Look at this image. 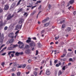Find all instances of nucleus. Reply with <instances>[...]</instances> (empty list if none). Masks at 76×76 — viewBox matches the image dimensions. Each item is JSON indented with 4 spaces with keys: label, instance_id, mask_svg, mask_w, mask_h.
<instances>
[{
    "label": "nucleus",
    "instance_id": "obj_1",
    "mask_svg": "<svg viewBox=\"0 0 76 76\" xmlns=\"http://www.w3.org/2000/svg\"><path fill=\"white\" fill-rule=\"evenodd\" d=\"M4 39V34H2L1 35V33H0V42L2 43L3 41V39Z\"/></svg>",
    "mask_w": 76,
    "mask_h": 76
},
{
    "label": "nucleus",
    "instance_id": "obj_2",
    "mask_svg": "<svg viewBox=\"0 0 76 76\" xmlns=\"http://www.w3.org/2000/svg\"><path fill=\"white\" fill-rule=\"evenodd\" d=\"M18 44H19V47L21 49L23 48V47H24V44H23V42L20 41H19L18 42Z\"/></svg>",
    "mask_w": 76,
    "mask_h": 76
},
{
    "label": "nucleus",
    "instance_id": "obj_3",
    "mask_svg": "<svg viewBox=\"0 0 76 76\" xmlns=\"http://www.w3.org/2000/svg\"><path fill=\"white\" fill-rule=\"evenodd\" d=\"M14 16V15H13L12 16H11V14H10L7 17V20H10V19H11Z\"/></svg>",
    "mask_w": 76,
    "mask_h": 76
},
{
    "label": "nucleus",
    "instance_id": "obj_4",
    "mask_svg": "<svg viewBox=\"0 0 76 76\" xmlns=\"http://www.w3.org/2000/svg\"><path fill=\"white\" fill-rule=\"evenodd\" d=\"M29 45H30L31 48H32V47H35V43L34 42L32 41L30 43H29Z\"/></svg>",
    "mask_w": 76,
    "mask_h": 76
},
{
    "label": "nucleus",
    "instance_id": "obj_5",
    "mask_svg": "<svg viewBox=\"0 0 76 76\" xmlns=\"http://www.w3.org/2000/svg\"><path fill=\"white\" fill-rule=\"evenodd\" d=\"M23 52H17L16 53L15 55L16 56H19V55H23Z\"/></svg>",
    "mask_w": 76,
    "mask_h": 76
},
{
    "label": "nucleus",
    "instance_id": "obj_6",
    "mask_svg": "<svg viewBox=\"0 0 76 76\" xmlns=\"http://www.w3.org/2000/svg\"><path fill=\"white\" fill-rule=\"evenodd\" d=\"M14 35V34L13 33H11L9 34V37L10 38H13L14 37L13 36Z\"/></svg>",
    "mask_w": 76,
    "mask_h": 76
},
{
    "label": "nucleus",
    "instance_id": "obj_7",
    "mask_svg": "<svg viewBox=\"0 0 76 76\" xmlns=\"http://www.w3.org/2000/svg\"><path fill=\"white\" fill-rule=\"evenodd\" d=\"M9 6L7 5H4V10H8L9 9Z\"/></svg>",
    "mask_w": 76,
    "mask_h": 76
},
{
    "label": "nucleus",
    "instance_id": "obj_8",
    "mask_svg": "<svg viewBox=\"0 0 76 76\" xmlns=\"http://www.w3.org/2000/svg\"><path fill=\"white\" fill-rule=\"evenodd\" d=\"M20 20L19 21V23H20V24H21V23L24 21V19L21 18H20Z\"/></svg>",
    "mask_w": 76,
    "mask_h": 76
},
{
    "label": "nucleus",
    "instance_id": "obj_9",
    "mask_svg": "<svg viewBox=\"0 0 76 76\" xmlns=\"http://www.w3.org/2000/svg\"><path fill=\"white\" fill-rule=\"evenodd\" d=\"M30 49H27L26 50L25 52L26 54H29L30 53Z\"/></svg>",
    "mask_w": 76,
    "mask_h": 76
},
{
    "label": "nucleus",
    "instance_id": "obj_10",
    "mask_svg": "<svg viewBox=\"0 0 76 76\" xmlns=\"http://www.w3.org/2000/svg\"><path fill=\"white\" fill-rule=\"evenodd\" d=\"M13 66L14 67H17L18 66H19V64H17L16 62L13 63Z\"/></svg>",
    "mask_w": 76,
    "mask_h": 76
},
{
    "label": "nucleus",
    "instance_id": "obj_11",
    "mask_svg": "<svg viewBox=\"0 0 76 76\" xmlns=\"http://www.w3.org/2000/svg\"><path fill=\"white\" fill-rule=\"evenodd\" d=\"M28 39L26 41L27 43H29L31 42V39L30 37L28 38Z\"/></svg>",
    "mask_w": 76,
    "mask_h": 76
},
{
    "label": "nucleus",
    "instance_id": "obj_12",
    "mask_svg": "<svg viewBox=\"0 0 76 76\" xmlns=\"http://www.w3.org/2000/svg\"><path fill=\"white\" fill-rule=\"evenodd\" d=\"M15 5H16V3L14 2L11 5V9L14 8V7H15Z\"/></svg>",
    "mask_w": 76,
    "mask_h": 76
},
{
    "label": "nucleus",
    "instance_id": "obj_13",
    "mask_svg": "<svg viewBox=\"0 0 76 76\" xmlns=\"http://www.w3.org/2000/svg\"><path fill=\"white\" fill-rule=\"evenodd\" d=\"M46 74L47 75H50L51 74V72L50 70H48L46 71Z\"/></svg>",
    "mask_w": 76,
    "mask_h": 76
},
{
    "label": "nucleus",
    "instance_id": "obj_14",
    "mask_svg": "<svg viewBox=\"0 0 76 76\" xmlns=\"http://www.w3.org/2000/svg\"><path fill=\"white\" fill-rule=\"evenodd\" d=\"M48 19H49V18L48 17H47V18L42 21V23H44V22H47V21H48Z\"/></svg>",
    "mask_w": 76,
    "mask_h": 76
},
{
    "label": "nucleus",
    "instance_id": "obj_15",
    "mask_svg": "<svg viewBox=\"0 0 76 76\" xmlns=\"http://www.w3.org/2000/svg\"><path fill=\"white\" fill-rule=\"evenodd\" d=\"M75 2V0H71L69 1V3L71 4H72Z\"/></svg>",
    "mask_w": 76,
    "mask_h": 76
},
{
    "label": "nucleus",
    "instance_id": "obj_16",
    "mask_svg": "<svg viewBox=\"0 0 76 76\" xmlns=\"http://www.w3.org/2000/svg\"><path fill=\"white\" fill-rule=\"evenodd\" d=\"M19 28H20V25H17L16 27V30H18L19 29Z\"/></svg>",
    "mask_w": 76,
    "mask_h": 76
},
{
    "label": "nucleus",
    "instance_id": "obj_17",
    "mask_svg": "<svg viewBox=\"0 0 76 76\" xmlns=\"http://www.w3.org/2000/svg\"><path fill=\"white\" fill-rule=\"evenodd\" d=\"M66 31L68 32H70L71 31V28L70 27H67L66 29Z\"/></svg>",
    "mask_w": 76,
    "mask_h": 76
},
{
    "label": "nucleus",
    "instance_id": "obj_18",
    "mask_svg": "<svg viewBox=\"0 0 76 76\" xmlns=\"http://www.w3.org/2000/svg\"><path fill=\"white\" fill-rule=\"evenodd\" d=\"M13 41H14V39H10L9 42V43H12V42H13Z\"/></svg>",
    "mask_w": 76,
    "mask_h": 76
},
{
    "label": "nucleus",
    "instance_id": "obj_19",
    "mask_svg": "<svg viewBox=\"0 0 76 76\" xmlns=\"http://www.w3.org/2000/svg\"><path fill=\"white\" fill-rule=\"evenodd\" d=\"M48 25H49V23H45L44 24V26H45V27H47V26H48Z\"/></svg>",
    "mask_w": 76,
    "mask_h": 76
},
{
    "label": "nucleus",
    "instance_id": "obj_20",
    "mask_svg": "<svg viewBox=\"0 0 76 76\" xmlns=\"http://www.w3.org/2000/svg\"><path fill=\"white\" fill-rule=\"evenodd\" d=\"M30 47L29 45H26L24 48H23L24 49H25V48H29Z\"/></svg>",
    "mask_w": 76,
    "mask_h": 76
},
{
    "label": "nucleus",
    "instance_id": "obj_21",
    "mask_svg": "<svg viewBox=\"0 0 76 76\" xmlns=\"http://www.w3.org/2000/svg\"><path fill=\"white\" fill-rule=\"evenodd\" d=\"M21 1H22V0H20L17 3V4L16 6H18V5H19V4H20V2H21Z\"/></svg>",
    "mask_w": 76,
    "mask_h": 76
},
{
    "label": "nucleus",
    "instance_id": "obj_22",
    "mask_svg": "<svg viewBox=\"0 0 76 76\" xmlns=\"http://www.w3.org/2000/svg\"><path fill=\"white\" fill-rule=\"evenodd\" d=\"M38 44L39 48H41V47L42 46V45L41 44V43H38Z\"/></svg>",
    "mask_w": 76,
    "mask_h": 76
},
{
    "label": "nucleus",
    "instance_id": "obj_23",
    "mask_svg": "<svg viewBox=\"0 0 76 76\" xmlns=\"http://www.w3.org/2000/svg\"><path fill=\"white\" fill-rule=\"evenodd\" d=\"M41 1H37V3L36 4H38V3H41Z\"/></svg>",
    "mask_w": 76,
    "mask_h": 76
},
{
    "label": "nucleus",
    "instance_id": "obj_24",
    "mask_svg": "<svg viewBox=\"0 0 76 76\" xmlns=\"http://www.w3.org/2000/svg\"><path fill=\"white\" fill-rule=\"evenodd\" d=\"M65 22V20H63L62 21H61L60 22V24H62V23H64Z\"/></svg>",
    "mask_w": 76,
    "mask_h": 76
},
{
    "label": "nucleus",
    "instance_id": "obj_25",
    "mask_svg": "<svg viewBox=\"0 0 76 76\" xmlns=\"http://www.w3.org/2000/svg\"><path fill=\"white\" fill-rule=\"evenodd\" d=\"M66 66H64L62 68V70H65V69H66Z\"/></svg>",
    "mask_w": 76,
    "mask_h": 76
},
{
    "label": "nucleus",
    "instance_id": "obj_26",
    "mask_svg": "<svg viewBox=\"0 0 76 76\" xmlns=\"http://www.w3.org/2000/svg\"><path fill=\"white\" fill-rule=\"evenodd\" d=\"M62 74V72H61V71H59L58 72V75H61Z\"/></svg>",
    "mask_w": 76,
    "mask_h": 76
},
{
    "label": "nucleus",
    "instance_id": "obj_27",
    "mask_svg": "<svg viewBox=\"0 0 76 76\" xmlns=\"http://www.w3.org/2000/svg\"><path fill=\"white\" fill-rule=\"evenodd\" d=\"M7 48L6 47H5V48H4L0 52H1L3 51V50H6Z\"/></svg>",
    "mask_w": 76,
    "mask_h": 76
},
{
    "label": "nucleus",
    "instance_id": "obj_28",
    "mask_svg": "<svg viewBox=\"0 0 76 76\" xmlns=\"http://www.w3.org/2000/svg\"><path fill=\"white\" fill-rule=\"evenodd\" d=\"M37 5H35V6H34L33 7L32 6V8H31V10H32L33 9H34V8H35V7H37Z\"/></svg>",
    "mask_w": 76,
    "mask_h": 76
},
{
    "label": "nucleus",
    "instance_id": "obj_29",
    "mask_svg": "<svg viewBox=\"0 0 76 76\" xmlns=\"http://www.w3.org/2000/svg\"><path fill=\"white\" fill-rule=\"evenodd\" d=\"M26 15V16H27L28 15V13L27 12H25L24 14L23 15L24 16H25Z\"/></svg>",
    "mask_w": 76,
    "mask_h": 76
},
{
    "label": "nucleus",
    "instance_id": "obj_30",
    "mask_svg": "<svg viewBox=\"0 0 76 76\" xmlns=\"http://www.w3.org/2000/svg\"><path fill=\"white\" fill-rule=\"evenodd\" d=\"M59 37H60L59 36H58V37H56L55 38V40H57V39H58L59 38Z\"/></svg>",
    "mask_w": 76,
    "mask_h": 76
},
{
    "label": "nucleus",
    "instance_id": "obj_31",
    "mask_svg": "<svg viewBox=\"0 0 76 76\" xmlns=\"http://www.w3.org/2000/svg\"><path fill=\"white\" fill-rule=\"evenodd\" d=\"M23 10L22 9V8H21L18 12L19 13V12H22Z\"/></svg>",
    "mask_w": 76,
    "mask_h": 76
},
{
    "label": "nucleus",
    "instance_id": "obj_32",
    "mask_svg": "<svg viewBox=\"0 0 76 76\" xmlns=\"http://www.w3.org/2000/svg\"><path fill=\"white\" fill-rule=\"evenodd\" d=\"M18 47V45H13V47H14V48H15V47Z\"/></svg>",
    "mask_w": 76,
    "mask_h": 76
},
{
    "label": "nucleus",
    "instance_id": "obj_33",
    "mask_svg": "<svg viewBox=\"0 0 76 76\" xmlns=\"http://www.w3.org/2000/svg\"><path fill=\"white\" fill-rule=\"evenodd\" d=\"M16 70V68H13L12 69V72H15Z\"/></svg>",
    "mask_w": 76,
    "mask_h": 76
},
{
    "label": "nucleus",
    "instance_id": "obj_34",
    "mask_svg": "<svg viewBox=\"0 0 76 76\" xmlns=\"http://www.w3.org/2000/svg\"><path fill=\"white\" fill-rule=\"evenodd\" d=\"M21 73L20 72H18L17 73V75L18 76H20V75Z\"/></svg>",
    "mask_w": 76,
    "mask_h": 76
},
{
    "label": "nucleus",
    "instance_id": "obj_35",
    "mask_svg": "<svg viewBox=\"0 0 76 76\" xmlns=\"http://www.w3.org/2000/svg\"><path fill=\"white\" fill-rule=\"evenodd\" d=\"M44 32H45V30H43L42 31H41V34H44Z\"/></svg>",
    "mask_w": 76,
    "mask_h": 76
},
{
    "label": "nucleus",
    "instance_id": "obj_36",
    "mask_svg": "<svg viewBox=\"0 0 76 76\" xmlns=\"http://www.w3.org/2000/svg\"><path fill=\"white\" fill-rule=\"evenodd\" d=\"M34 75H35V76H37V73L36 72H34Z\"/></svg>",
    "mask_w": 76,
    "mask_h": 76
},
{
    "label": "nucleus",
    "instance_id": "obj_37",
    "mask_svg": "<svg viewBox=\"0 0 76 76\" xmlns=\"http://www.w3.org/2000/svg\"><path fill=\"white\" fill-rule=\"evenodd\" d=\"M7 28H8V27L7 26H6L4 27V30H7Z\"/></svg>",
    "mask_w": 76,
    "mask_h": 76
},
{
    "label": "nucleus",
    "instance_id": "obj_38",
    "mask_svg": "<svg viewBox=\"0 0 76 76\" xmlns=\"http://www.w3.org/2000/svg\"><path fill=\"white\" fill-rule=\"evenodd\" d=\"M3 9H0V13H1L2 12H3Z\"/></svg>",
    "mask_w": 76,
    "mask_h": 76
},
{
    "label": "nucleus",
    "instance_id": "obj_39",
    "mask_svg": "<svg viewBox=\"0 0 76 76\" xmlns=\"http://www.w3.org/2000/svg\"><path fill=\"white\" fill-rule=\"evenodd\" d=\"M22 68H25V67H26V65L24 64L22 66Z\"/></svg>",
    "mask_w": 76,
    "mask_h": 76
},
{
    "label": "nucleus",
    "instance_id": "obj_40",
    "mask_svg": "<svg viewBox=\"0 0 76 76\" xmlns=\"http://www.w3.org/2000/svg\"><path fill=\"white\" fill-rule=\"evenodd\" d=\"M62 28H65V25L63 24L62 26Z\"/></svg>",
    "mask_w": 76,
    "mask_h": 76
},
{
    "label": "nucleus",
    "instance_id": "obj_41",
    "mask_svg": "<svg viewBox=\"0 0 76 76\" xmlns=\"http://www.w3.org/2000/svg\"><path fill=\"white\" fill-rule=\"evenodd\" d=\"M42 6V5H40L39 7L38 8V9H39L40 10H41Z\"/></svg>",
    "mask_w": 76,
    "mask_h": 76
},
{
    "label": "nucleus",
    "instance_id": "obj_42",
    "mask_svg": "<svg viewBox=\"0 0 76 76\" xmlns=\"http://www.w3.org/2000/svg\"><path fill=\"white\" fill-rule=\"evenodd\" d=\"M65 3L64 2H63L61 4V6H64V4Z\"/></svg>",
    "mask_w": 76,
    "mask_h": 76
},
{
    "label": "nucleus",
    "instance_id": "obj_43",
    "mask_svg": "<svg viewBox=\"0 0 76 76\" xmlns=\"http://www.w3.org/2000/svg\"><path fill=\"white\" fill-rule=\"evenodd\" d=\"M35 12H36V11H34L31 14L32 15H34L35 13Z\"/></svg>",
    "mask_w": 76,
    "mask_h": 76
},
{
    "label": "nucleus",
    "instance_id": "obj_44",
    "mask_svg": "<svg viewBox=\"0 0 76 76\" xmlns=\"http://www.w3.org/2000/svg\"><path fill=\"white\" fill-rule=\"evenodd\" d=\"M6 54V53H4L1 54V56H5Z\"/></svg>",
    "mask_w": 76,
    "mask_h": 76
},
{
    "label": "nucleus",
    "instance_id": "obj_45",
    "mask_svg": "<svg viewBox=\"0 0 76 76\" xmlns=\"http://www.w3.org/2000/svg\"><path fill=\"white\" fill-rule=\"evenodd\" d=\"M8 50H11V47H9L7 48Z\"/></svg>",
    "mask_w": 76,
    "mask_h": 76
},
{
    "label": "nucleus",
    "instance_id": "obj_46",
    "mask_svg": "<svg viewBox=\"0 0 76 76\" xmlns=\"http://www.w3.org/2000/svg\"><path fill=\"white\" fill-rule=\"evenodd\" d=\"M12 53V52L11 51H9L8 52V55H9V56H10V55Z\"/></svg>",
    "mask_w": 76,
    "mask_h": 76
},
{
    "label": "nucleus",
    "instance_id": "obj_47",
    "mask_svg": "<svg viewBox=\"0 0 76 76\" xmlns=\"http://www.w3.org/2000/svg\"><path fill=\"white\" fill-rule=\"evenodd\" d=\"M50 66L52 65V61H50Z\"/></svg>",
    "mask_w": 76,
    "mask_h": 76
},
{
    "label": "nucleus",
    "instance_id": "obj_48",
    "mask_svg": "<svg viewBox=\"0 0 76 76\" xmlns=\"http://www.w3.org/2000/svg\"><path fill=\"white\" fill-rule=\"evenodd\" d=\"M37 54H38V51L37 50L36 51V53L35 54L36 56L37 55Z\"/></svg>",
    "mask_w": 76,
    "mask_h": 76
},
{
    "label": "nucleus",
    "instance_id": "obj_49",
    "mask_svg": "<svg viewBox=\"0 0 76 76\" xmlns=\"http://www.w3.org/2000/svg\"><path fill=\"white\" fill-rule=\"evenodd\" d=\"M57 61H58V60H55L54 61V63H57Z\"/></svg>",
    "mask_w": 76,
    "mask_h": 76
},
{
    "label": "nucleus",
    "instance_id": "obj_50",
    "mask_svg": "<svg viewBox=\"0 0 76 76\" xmlns=\"http://www.w3.org/2000/svg\"><path fill=\"white\" fill-rule=\"evenodd\" d=\"M4 46H5V45H4V44H3L1 46V47L0 48H2V47H4Z\"/></svg>",
    "mask_w": 76,
    "mask_h": 76
},
{
    "label": "nucleus",
    "instance_id": "obj_51",
    "mask_svg": "<svg viewBox=\"0 0 76 76\" xmlns=\"http://www.w3.org/2000/svg\"><path fill=\"white\" fill-rule=\"evenodd\" d=\"M31 60H30V59H29L28 60V63H31Z\"/></svg>",
    "mask_w": 76,
    "mask_h": 76
},
{
    "label": "nucleus",
    "instance_id": "obj_52",
    "mask_svg": "<svg viewBox=\"0 0 76 76\" xmlns=\"http://www.w3.org/2000/svg\"><path fill=\"white\" fill-rule=\"evenodd\" d=\"M27 69H31V67L30 66H27Z\"/></svg>",
    "mask_w": 76,
    "mask_h": 76
},
{
    "label": "nucleus",
    "instance_id": "obj_53",
    "mask_svg": "<svg viewBox=\"0 0 76 76\" xmlns=\"http://www.w3.org/2000/svg\"><path fill=\"white\" fill-rule=\"evenodd\" d=\"M19 30H18V31H17L16 33H15V34H18V33H19Z\"/></svg>",
    "mask_w": 76,
    "mask_h": 76
},
{
    "label": "nucleus",
    "instance_id": "obj_54",
    "mask_svg": "<svg viewBox=\"0 0 76 76\" xmlns=\"http://www.w3.org/2000/svg\"><path fill=\"white\" fill-rule=\"evenodd\" d=\"M33 6H32V5H31V6H27V7H32Z\"/></svg>",
    "mask_w": 76,
    "mask_h": 76
},
{
    "label": "nucleus",
    "instance_id": "obj_55",
    "mask_svg": "<svg viewBox=\"0 0 76 76\" xmlns=\"http://www.w3.org/2000/svg\"><path fill=\"white\" fill-rule=\"evenodd\" d=\"M1 65L2 66H4V62H3L1 64Z\"/></svg>",
    "mask_w": 76,
    "mask_h": 76
},
{
    "label": "nucleus",
    "instance_id": "obj_56",
    "mask_svg": "<svg viewBox=\"0 0 76 76\" xmlns=\"http://www.w3.org/2000/svg\"><path fill=\"white\" fill-rule=\"evenodd\" d=\"M30 72L28 71V72H26V75H28L30 73Z\"/></svg>",
    "mask_w": 76,
    "mask_h": 76
},
{
    "label": "nucleus",
    "instance_id": "obj_57",
    "mask_svg": "<svg viewBox=\"0 0 76 76\" xmlns=\"http://www.w3.org/2000/svg\"><path fill=\"white\" fill-rule=\"evenodd\" d=\"M11 53H13V54H15V51H11Z\"/></svg>",
    "mask_w": 76,
    "mask_h": 76
},
{
    "label": "nucleus",
    "instance_id": "obj_58",
    "mask_svg": "<svg viewBox=\"0 0 76 76\" xmlns=\"http://www.w3.org/2000/svg\"><path fill=\"white\" fill-rule=\"evenodd\" d=\"M33 39L34 40H37V38H36V37H34L33 38Z\"/></svg>",
    "mask_w": 76,
    "mask_h": 76
},
{
    "label": "nucleus",
    "instance_id": "obj_59",
    "mask_svg": "<svg viewBox=\"0 0 76 76\" xmlns=\"http://www.w3.org/2000/svg\"><path fill=\"white\" fill-rule=\"evenodd\" d=\"M48 8H49V9H50L51 8V5L49 4V5H48Z\"/></svg>",
    "mask_w": 76,
    "mask_h": 76
},
{
    "label": "nucleus",
    "instance_id": "obj_60",
    "mask_svg": "<svg viewBox=\"0 0 76 76\" xmlns=\"http://www.w3.org/2000/svg\"><path fill=\"white\" fill-rule=\"evenodd\" d=\"M69 61H72L73 59H72V58H70L69 59Z\"/></svg>",
    "mask_w": 76,
    "mask_h": 76
},
{
    "label": "nucleus",
    "instance_id": "obj_61",
    "mask_svg": "<svg viewBox=\"0 0 76 76\" xmlns=\"http://www.w3.org/2000/svg\"><path fill=\"white\" fill-rule=\"evenodd\" d=\"M68 51H72V49H68Z\"/></svg>",
    "mask_w": 76,
    "mask_h": 76
},
{
    "label": "nucleus",
    "instance_id": "obj_62",
    "mask_svg": "<svg viewBox=\"0 0 76 76\" xmlns=\"http://www.w3.org/2000/svg\"><path fill=\"white\" fill-rule=\"evenodd\" d=\"M56 67H59V65H58V64H56Z\"/></svg>",
    "mask_w": 76,
    "mask_h": 76
},
{
    "label": "nucleus",
    "instance_id": "obj_63",
    "mask_svg": "<svg viewBox=\"0 0 76 76\" xmlns=\"http://www.w3.org/2000/svg\"><path fill=\"white\" fill-rule=\"evenodd\" d=\"M11 56L12 57H14V54H11Z\"/></svg>",
    "mask_w": 76,
    "mask_h": 76
},
{
    "label": "nucleus",
    "instance_id": "obj_64",
    "mask_svg": "<svg viewBox=\"0 0 76 76\" xmlns=\"http://www.w3.org/2000/svg\"><path fill=\"white\" fill-rule=\"evenodd\" d=\"M73 14H74V15H76V11L73 12Z\"/></svg>",
    "mask_w": 76,
    "mask_h": 76
}]
</instances>
